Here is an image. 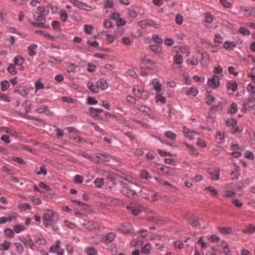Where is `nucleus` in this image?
Masks as SVG:
<instances>
[{"label": "nucleus", "mask_w": 255, "mask_h": 255, "mask_svg": "<svg viewBox=\"0 0 255 255\" xmlns=\"http://www.w3.org/2000/svg\"><path fill=\"white\" fill-rule=\"evenodd\" d=\"M60 245L61 242L57 241L56 245L52 246L49 252L56 253L57 255H63V250L60 247Z\"/></svg>", "instance_id": "obj_4"}, {"label": "nucleus", "mask_w": 255, "mask_h": 255, "mask_svg": "<svg viewBox=\"0 0 255 255\" xmlns=\"http://www.w3.org/2000/svg\"><path fill=\"white\" fill-rule=\"evenodd\" d=\"M121 185L122 186L121 192L124 195L129 198H133L136 194V193L131 188L129 184L121 182Z\"/></svg>", "instance_id": "obj_1"}, {"label": "nucleus", "mask_w": 255, "mask_h": 255, "mask_svg": "<svg viewBox=\"0 0 255 255\" xmlns=\"http://www.w3.org/2000/svg\"><path fill=\"white\" fill-rule=\"evenodd\" d=\"M143 90L142 88L138 86H134L132 89L133 93L137 97L142 93Z\"/></svg>", "instance_id": "obj_38"}, {"label": "nucleus", "mask_w": 255, "mask_h": 255, "mask_svg": "<svg viewBox=\"0 0 255 255\" xmlns=\"http://www.w3.org/2000/svg\"><path fill=\"white\" fill-rule=\"evenodd\" d=\"M228 88L230 90H231L232 91H236L238 88V85L235 82L229 83L228 85Z\"/></svg>", "instance_id": "obj_53"}, {"label": "nucleus", "mask_w": 255, "mask_h": 255, "mask_svg": "<svg viewBox=\"0 0 255 255\" xmlns=\"http://www.w3.org/2000/svg\"><path fill=\"white\" fill-rule=\"evenodd\" d=\"M13 230L16 233H19L21 231L25 230V227L21 225H16L14 226Z\"/></svg>", "instance_id": "obj_50"}, {"label": "nucleus", "mask_w": 255, "mask_h": 255, "mask_svg": "<svg viewBox=\"0 0 255 255\" xmlns=\"http://www.w3.org/2000/svg\"><path fill=\"white\" fill-rule=\"evenodd\" d=\"M38 32L39 33H40L41 34L43 35L47 38V39L50 40L54 41L55 40L56 38L58 37V36H56L51 35L45 31H39Z\"/></svg>", "instance_id": "obj_32"}, {"label": "nucleus", "mask_w": 255, "mask_h": 255, "mask_svg": "<svg viewBox=\"0 0 255 255\" xmlns=\"http://www.w3.org/2000/svg\"><path fill=\"white\" fill-rule=\"evenodd\" d=\"M80 155L84 156V157L89 159L91 161H93L94 163H98L99 162V160L97 159L96 157L95 156L90 155V154L85 153L84 152H81L80 153Z\"/></svg>", "instance_id": "obj_26"}, {"label": "nucleus", "mask_w": 255, "mask_h": 255, "mask_svg": "<svg viewBox=\"0 0 255 255\" xmlns=\"http://www.w3.org/2000/svg\"><path fill=\"white\" fill-rule=\"evenodd\" d=\"M152 84L154 89L156 91V93H160L164 91L161 88V85L160 84L159 81L157 79H154L153 81Z\"/></svg>", "instance_id": "obj_16"}, {"label": "nucleus", "mask_w": 255, "mask_h": 255, "mask_svg": "<svg viewBox=\"0 0 255 255\" xmlns=\"http://www.w3.org/2000/svg\"><path fill=\"white\" fill-rule=\"evenodd\" d=\"M148 96H149L148 93L146 91L143 90L142 93H141V94L139 95V96L138 97L142 100H146L148 99Z\"/></svg>", "instance_id": "obj_59"}, {"label": "nucleus", "mask_w": 255, "mask_h": 255, "mask_svg": "<svg viewBox=\"0 0 255 255\" xmlns=\"http://www.w3.org/2000/svg\"><path fill=\"white\" fill-rule=\"evenodd\" d=\"M116 237V234L115 233H109L103 238V240L104 243L106 244H109L113 242Z\"/></svg>", "instance_id": "obj_10"}, {"label": "nucleus", "mask_w": 255, "mask_h": 255, "mask_svg": "<svg viewBox=\"0 0 255 255\" xmlns=\"http://www.w3.org/2000/svg\"><path fill=\"white\" fill-rule=\"evenodd\" d=\"M232 203L237 208H241L243 206V203L238 199L233 198Z\"/></svg>", "instance_id": "obj_57"}, {"label": "nucleus", "mask_w": 255, "mask_h": 255, "mask_svg": "<svg viewBox=\"0 0 255 255\" xmlns=\"http://www.w3.org/2000/svg\"><path fill=\"white\" fill-rule=\"evenodd\" d=\"M10 245V242L5 240L0 244V247L4 251H7L9 249Z\"/></svg>", "instance_id": "obj_44"}, {"label": "nucleus", "mask_w": 255, "mask_h": 255, "mask_svg": "<svg viewBox=\"0 0 255 255\" xmlns=\"http://www.w3.org/2000/svg\"><path fill=\"white\" fill-rule=\"evenodd\" d=\"M180 50L182 53L185 54L186 56H188L190 54L189 47L186 46H181Z\"/></svg>", "instance_id": "obj_47"}, {"label": "nucleus", "mask_w": 255, "mask_h": 255, "mask_svg": "<svg viewBox=\"0 0 255 255\" xmlns=\"http://www.w3.org/2000/svg\"><path fill=\"white\" fill-rule=\"evenodd\" d=\"M150 49L156 54L159 55L161 52V47L158 45H152L150 46Z\"/></svg>", "instance_id": "obj_27"}, {"label": "nucleus", "mask_w": 255, "mask_h": 255, "mask_svg": "<svg viewBox=\"0 0 255 255\" xmlns=\"http://www.w3.org/2000/svg\"><path fill=\"white\" fill-rule=\"evenodd\" d=\"M8 71L11 74H15L17 73V70L15 65L13 64H10L7 68Z\"/></svg>", "instance_id": "obj_51"}, {"label": "nucleus", "mask_w": 255, "mask_h": 255, "mask_svg": "<svg viewBox=\"0 0 255 255\" xmlns=\"http://www.w3.org/2000/svg\"><path fill=\"white\" fill-rule=\"evenodd\" d=\"M152 39L155 43H157L158 44H161L163 41L161 38L159 37L156 34L152 35Z\"/></svg>", "instance_id": "obj_56"}, {"label": "nucleus", "mask_w": 255, "mask_h": 255, "mask_svg": "<svg viewBox=\"0 0 255 255\" xmlns=\"http://www.w3.org/2000/svg\"><path fill=\"white\" fill-rule=\"evenodd\" d=\"M196 144L198 146H201V147H204V148H205L207 146V144H206L205 141L201 138H198L197 139Z\"/></svg>", "instance_id": "obj_55"}, {"label": "nucleus", "mask_w": 255, "mask_h": 255, "mask_svg": "<svg viewBox=\"0 0 255 255\" xmlns=\"http://www.w3.org/2000/svg\"><path fill=\"white\" fill-rule=\"evenodd\" d=\"M239 31L240 33L244 35H249L250 34V31L244 27H240Z\"/></svg>", "instance_id": "obj_58"}, {"label": "nucleus", "mask_w": 255, "mask_h": 255, "mask_svg": "<svg viewBox=\"0 0 255 255\" xmlns=\"http://www.w3.org/2000/svg\"><path fill=\"white\" fill-rule=\"evenodd\" d=\"M93 29L94 27L90 25H85L84 27V32L88 34H91Z\"/></svg>", "instance_id": "obj_46"}, {"label": "nucleus", "mask_w": 255, "mask_h": 255, "mask_svg": "<svg viewBox=\"0 0 255 255\" xmlns=\"http://www.w3.org/2000/svg\"><path fill=\"white\" fill-rule=\"evenodd\" d=\"M135 107L140 111L145 113L148 115L151 113L150 109L145 106L137 105Z\"/></svg>", "instance_id": "obj_17"}, {"label": "nucleus", "mask_w": 255, "mask_h": 255, "mask_svg": "<svg viewBox=\"0 0 255 255\" xmlns=\"http://www.w3.org/2000/svg\"><path fill=\"white\" fill-rule=\"evenodd\" d=\"M33 18L35 20L38 21H45L46 17L40 13L39 12L34 11L33 12Z\"/></svg>", "instance_id": "obj_15"}, {"label": "nucleus", "mask_w": 255, "mask_h": 255, "mask_svg": "<svg viewBox=\"0 0 255 255\" xmlns=\"http://www.w3.org/2000/svg\"><path fill=\"white\" fill-rule=\"evenodd\" d=\"M205 190L206 191H208L209 192H210L211 195L213 196H216L218 193V191L216 189H215V188L214 187H213L212 186L206 187L205 188Z\"/></svg>", "instance_id": "obj_34"}, {"label": "nucleus", "mask_w": 255, "mask_h": 255, "mask_svg": "<svg viewBox=\"0 0 255 255\" xmlns=\"http://www.w3.org/2000/svg\"><path fill=\"white\" fill-rule=\"evenodd\" d=\"M128 209L135 216L138 215L143 210L142 207L138 205L128 206Z\"/></svg>", "instance_id": "obj_8"}, {"label": "nucleus", "mask_w": 255, "mask_h": 255, "mask_svg": "<svg viewBox=\"0 0 255 255\" xmlns=\"http://www.w3.org/2000/svg\"><path fill=\"white\" fill-rule=\"evenodd\" d=\"M183 132L185 136L190 140L194 138L195 135H200V133L194 130H192L186 127L183 128Z\"/></svg>", "instance_id": "obj_3"}, {"label": "nucleus", "mask_w": 255, "mask_h": 255, "mask_svg": "<svg viewBox=\"0 0 255 255\" xmlns=\"http://www.w3.org/2000/svg\"><path fill=\"white\" fill-rule=\"evenodd\" d=\"M14 92L16 94H18L22 97L26 96L28 93V89L26 88L22 87L21 86H18L15 88L14 89Z\"/></svg>", "instance_id": "obj_7"}, {"label": "nucleus", "mask_w": 255, "mask_h": 255, "mask_svg": "<svg viewBox=\"0 0 255 255\" xmlns=\"http://www.w3.org/2000/svg\"><path fill=\"white\" fill-rule=\"evenodd\" d=\"M173 62L175 64H182L183 62L182 56L181 55L177 54L174 57Z\"/></svg>", "instance_id": "obj_31"}, {"label": "nucleus", "mask_w": 255, "mask_h": 255, "mask_svg": "<svg viewBox=\"0 0 255 255\" xmlns=\"http://www.w3.org/2000/svg\"><path fill=\"white\" fill-rule=\"evenodd\" d=\"M220 247L223 250V253L224 254L230 253V250L229 249L228 244L225 241H222L220 244Z\"/></svg>", "instance_id": "obj_33"}, {"label": "nucleus", "mask_w": 255, "mask_h": 255, "mask_svg": "<svg viewBox=\"0 0 255 255\" xmlns=\"http://www.w3.org/2000/svg\"><path fill=\"white\" fill-rule=\"evenodd\" d=\"M86 252L88 255H97L98 251L94 247L87 248Z\"/></svg>", "instance_id": "obj_37"}, {"label": "nucleus", "mask_w": 255, "mask_h": 255, "mask_svg": "<svg viewBox=\"0 0 255 255\" xmlns=\"http://www.w3.org/2000/svg\"><path fill=\"white\" fill-rule=\"evenodd\" d=\"M72 2L75 6L82 9L90 11L92 9L91 6L78 0H73Z\"/></svg>", "instance_id": "obj_6"}, {"label": "nucleus", "mask_w": 255, "mask_h": 255, "mask_svg": "<svg viewBox=\"0 0 255 255\" xmlns=\"http://www.w3.org/2000/svg\"><path fill=\"white\" fill-rule=\"evenodd\" d=\"M164 135L166 137L172 140H175L177 137L176 134L170 130L165 132Z\"/></svg>", "instance_id": "obj_30"}, {"label": "nucleus", "mask_w": 255, "mask_h": 255, "mask_svg": "<svg viewBox=\"0 0 255 255\" xmlns=\"http://www.w3.org/2000/svg\"><path fill=\"white\" fill-rule=\"evenodd\" d=\"M198 93V90L195 87H191L185 91V94L187 96H196Z\"/></svg>", "instance_id": "obj_21"}, {"label": "nucleus", "mask_w": 255, "mask_h": 255, "mask_svg": "<svg viewBox=\"0 0 255 255\" xmlns=\"http://www.w3.org/2000/svg\"><path fill=\"white\" fill-rule=\"evenodd\" d=\"M59 15H60V17L61 19L63 21L66 22L67 21L68 15H67L66 11L65 10H64V9L61 10L59 12Z\"/></svg>", "instance_id": "obj_35"}, {"label": "nucleus", "mask_w": 255, "mask_h": 255, "mask_svg": "<svg viewBox=\"0 0 255 255\" xmlns=\"http://www.w3.org/2000/svg\"><path fill=\"white\" fill-rule=\"evenodd\" d=\"M97 84L98 89H99L101 88L103 90H106L108 87V85L106 81L104 79H100L97 81Z\"/></svg>", "instance_id": "obj_12"}, {"label": "nucleus", "mask_w": 255, "mask_h": 255, "mask_svg": "<svg viewBox=\"0 0 255 255\" xmlns=\"http://www.w3.org/2000/svg\"><path fill=\"white\" fill-rule=\"evenodd\" d=\"M37 48V45L36 44H33L30 45L28 47V52L29 53V55L31 56H33L36 55V52L35 51V49Z\"/></svg>", "instance_id": "obj_22"}, {"label": "nucleus", "mask_w": 255, "mask_h": 255, "mask_svg": "<svg viewBox=\"0 0 255 255\" xmlns=\"http://www.w3.org/2000/svg\"><path fill=\"white\" fill-rule=\"evenodd\" d=\"M16 247V252L20 255H21L23 252V248L22 244L19 242H16L14 243Z\"/></svg>", "instance_id": "obj_42"}, {"label": "nucleus", "mask_w": 255, "mask_h": 255, "mask_svg": "<svg viewBox=\"0 0 255 255\" xmlns=\"http://www.w3.org/2000/svg\"><path fill=\"white\" fill-rule=\"evenodd\" d=\"M237 105L235 103H233L230 107L229 112L231 114H236L238 112Z\"/></svg>", "instance_id": "obj_61"}, {"label": "nucleus", "mask_w": 255, "mask_h": 255, "mask_svg": "<svg viewBox=\"0 0 255 255\" xmlns=\"http://www.w3.org/2000/svg\"><path fill=\"white\" fill-rule=\"evenodd\" d=\"M95 157H96L98 160V159H100L103 161H105V162L109 161L110 160V157L108 156H107L105 154H99Z\"/></svg>", "instance_id": "obj_43"}, {"label": "nucleus", "mask_w": 255, "mask_h": 255, "mask_svg": "<svg viewBox=\"0 0 255 255\" xmlns=\"http://www.w3.org/2000/svg\"><path fill=\"white\" fill-rule=\"evenodd\" d=\"M34 86L36 90L44 88V85L41 81L40 79H37V80H36L34 83Z\"/></svg>", "instance_id": "obj_36"}, {"label": "nucleus", "mask_w": 255, "mask_h": 255, "mask_svg": "<svg viewBox=\"0 0 255 255\" xmlns=\"http://www.w3.org/2000/svg\"><path fill=\"white\" fill-rule=\"evenodd\" d=\"M203 237H201L198 240L197 244L200 246L201 248L206 249L207 248V244L203 241Z\"/></svg>", "instance_id": "obj_63"}, {"label": "nucleus", "mask_w": 255, "mask_h": 255, "mask_svg": "<svg viewBox=\"0 0 255 255\" xmlns=\"http://www.w3.org/2000/svg\"><path fill=\"white\" fill-rule=\"evenodd\" d=\"M164 91H162L160 93H156V96L155 97V101L157 103L161 102L162 104H164L166 102V98L162 96V94L164 93Z\"/></svg>", "instance_id": "obj_23"}, {"label": "nucleus", "mask_w": 255, "mask_h": 255, "mask_svg": "<svg viewBox=\"0 0 255 255\" xmlns=\"http://www.w3.org/2000/svg\"><path fill=\"white\" fill-rule=\"evenodd\" d=\"M87 87L91 91L95 93H98L99 92L97 84L95 85L92 82H88L87 83Z\"/></svg>", "instance_id": "obj_19"}, {"label": "nucleus", "mask_w": 255, "mask_h": 255, "mask_svg": "<svg viewBox=\"0 0 255 255\" xmlns=\"http://www.w3.org/2000/svg\"><path fill=\"white\" fill-rule=\"evenodd\" d=\"M245 156L249 159L253 160L254 159V153L250 151L247 150L244 153Z\"/></svg>", "instance_id": "obj_64"}, {"label": "nucleus", "mask_w": 255, "mask_h": 255, "mask_svg": "<svg viewBox=\"0 0 255 255\" xmlns=\"http://www.w3.org/2000/svg\"><path fill=\"white\" fill-rule=\"evenodd\" d=\"M242 232L247 234H253L255 232V227L252 224H250L249 226H246L242 230Z\"/></svg>", "instance_id": "obj_14"}, {"label": "nucleus", "mask_w": 255, "mask_h": 255, "mask_svg": "<svg viewBox=\"0 0 255 255\" xmlns=\"http://www.w3.org/2000/svg\"><path fill=\"white\" fill-rule=\"evenodd\" d=\"M1 90L2 91H5L9 87L10 84L9 82L6 81H2L1 83Z\"/></svg>", "instance_id": "obj_54"}, {"label": "nucleus", "mask_w": 255, "mask_h": 255, "mask_svg": "<svg viewBox=\"0 0 255 255\" xmlns=\"http://www.w3.org/2000/svg\"><path fill=\"white\" fill-rule=\"evenodd\" d=\"M24 59L19 55L16 56L14 57L13 62L15 65L21 66L24 63Z\"/></svg>", "instance_id": "obj_28"}, {"label": "nucleus", "mask_w": 255, "mask_h": 255, "mask_svg": "<svg viewBox=\"0 0 255 255\" xmlns=\"http://www.w3.org/2000/svg\"><path fill=\"white\" fill-rule=\"evenodd\" d=\"M206 103L209 105L212 104L215 101V98L211 95H208L206 98Z\"/></svg>", "instance_id": "obj_62"}, {"label": "nucleus", "mask_w": 255, "mask_h": 255, "mask_svg": "<svg viewBox=\"0 0 255 255\" xmlns=\"http://www.w3.org/2000/svg\"><path fill=\"white\" fill-rule=\"evenodd\" d=\"M223 46L227 50L233 49L236 47V44L233 41H226L224 43Z\"/></svg>", "instance_id": "obj_20"}, {"label": "nucleus", "mask_w": 255, "mask_h": 255, "mask_svg": "<svg viewBox=\"0 0 255 255\" xmlns=\"http://www.w3.org/2000/svg\"><path fill=\"white\" fill-rule=\"evenodd\" d=\"M96 186L98 188L102 187L104 184V181L103 178H97L94 181Z\"/></svg>", "instance_id": "obj_48"}, {"label": "nucleus", "mask_w": 255, "mask_h": 255, "mask_svg": "<svg viewBox=\"0 0 255 255\" xmlns=\"http://www.w3.org/2000/svg\"><path fill=\"white\" fill-rule=\"evenodd\" d=\"M220 169L218 168H215L211 169L209 170V174H210L211 178L213 180H218L220 179Z\"/></svg>", "instance_id": "obj_9"}, {"label": "nucleus", "mask_w": 255, "mask_h": 255, "mask_svg": "<svg viewBox=\"0 0 255 255\" xmlns=\"http://www.w3.org/2000/svg\"><path fill=\"white\" fill-rule=\"evenodd\" d=\"M151 246L149 243H146L141 249V252L145 255H149L151 252Z\"/></svg>", "instance_id": "obj_24"}, {"label": "nucleus", "mask_w": 255, "mask_h": 255, "mask_svg": "<svg viewBox=\"0 0 255 255\" xmlns=\"http://www.w3.org/2000/svg\"><path fill=\"white\" fill-rule=\"evenodd\" d=\"M220 78L219 76L214 75L212 78L208 81V85L212 88H216L220 86Z\"/></svg>", "instance_id": "obj_5"}, {"label": "nucleus", "mask_w": 255, "mask_h": 255, "mask_svg": "<svg viewBox=\"0 0 255 255\" xmlns=\"http://www.w3.org/2000/svg\"><path fill=\"white\" fill-rule=\"evenodd\" d=\"M18 208L21 211H26V210L31 209V206L27 203H21L18 206Z\"/></svg>", "instance_id": "obj_39"}, {"label": "nucleus", "mask_w": 255, "mask_h": 255, "mask_svg": "<svg viewBox=\"0 0 255 255\" xmlns=\"http://www.w3.org/2000/svg\"><path fill=\"white\" fill-rule=\"evenodd\" d=\"M200 221H202V220L194 218H190L188 220V222L193 227H200L201 226Z\"/></svg>", "instance_id": "obj_13"}, {"label": "nucleus", "mask_w": 255, "mask_h": 255, "mask_svg": "<svg viewBox=\"0 0 255 255\" xmlns=\"http://www.w3.org/2000/svg\"><path fill=\"white\" fill-rule=\"evenodd\" d=\"M36 173L38 175H43L45 176L47 174V169L45 166H41L40 167V169L38 171H35Z\"/></svg>", "instance_id": "obj_41"}, {"label": "nucleus", "mask_w": 255, "mask_h": 255, "mask_svg": "<svg viewBox=\"0 0 255 255\" xmlns=\"http://www.w3.org/2000/svg\"><path fill=\"white\" fill-rule=\"evenodd\" d=\"M20 241L23 243L26 248H29L33 250V246L34 245V242L30 238H23L20 239Z\"/></svg>", "instance_id": "obj_11"}, {"label": "nucleus", "mask_w": 255, "mask_h": 255, "mask_svg": "<svg viewBox=\"0 0 255 255\" xmlns=\"http://www.w3.org/2000/svg\"><path fill=\"white\" fill-rule=\"evenodd\" d=\"M4 232L5 236H7V237L11 238L13 236L14 231L13 230H12L11 229H9V228L6 229L4 230Z\"/></svg>", "instance_id": "obj_60"}, {"label": "nucleus", "mask_w": 255, "mask_h": 255, "mask_svg": "<svg viewBox=\"0 0 255 255\" xmlns=\"http://www.w3.org/2000/svg\"><path fill=\"white\" fill-rule=\"evenodd\" d=\"M240 10L242 11L245 12H246L245 14L248 15H250L252 13V10L251 9V8H250V7L242 6L240 7Z\"/></svg>", "instance_id": "obj_45"}, {"label": "nucleus", "mask_w": 255, "mask_h": 255, "mask_svg": "<svg viewBox=\"0 0 255 255\" xmlns=\"http://www.w3.org/2000/svg\"><path fill=\"white\" fill-rule=\"evenodd\" d=\"M37 12H39L40 13L44 15L45 17L49 13V9H46V7L44 5H39L37 7Z\"/></svg>", "instance_id": "obj_25"}, {"label": "nucleus", "mask_w": 255, "mask_h": 255, "mask_svg": "<svg viewBox=\"0 0 255 255\" xmlns=\"http://www.w3.org/2000/svg\"><path fill=\"white\" fill-rule=\"evenodd\" d=\"M48 62L53 64H59L62 63V61L60 59H58L54 57H50L48 60Z\"/></svg>", "instance_id": "obj_52"}, {"label": "nucleus", "mask_w": 255, "mask_h": 255, "mask_svg": "<svg viewBox=\"0 0 255 255\" xmlns=\"http://www.w3.org/2000/svg\"><path fill=\"white\" fill-rule=\"evenodd\" d=\"M237 122L236 120L234 119H228L226 121V124L227 126L231 127H234L236 126Z\"/></svg>", "instance_id": "obj_49"}, {"label": "nucleus", "mask_w": 255, "mask_h": 255, "mask_svg": "<svg viewBox=\"0 0 255 255\" xmlns=\"http://www.w3.org/2000/svg\"><path fill=\"white\" fill-rule=\"evenodd\" d=\"M151 23H152L151 20L145 19L144 20L139 21L138 22L137 24L141 28L144 29V28H146L148 26H149V25H151Z\"/></svg>", "instance_id": "obj_18"}, {"label": "nucleus", "mask_w": 255, "mask_h": 255, "mask_svg": "<svg viewBox=\"0 0 255 255\" xmlns=\"http://www.w3.org/2000/svg\"><path fill=\"white\" fill-rule=\"evenodd\" d=\"M140 174L141 177L143 179L148 180L151 178V177L149 175V173L145 170H141L140 171Z\"/></svg>", "instance_id": "obj_40"}, {"label": "nucleus", "mask_w": 255, "mask_h": 255, "mask_svg": "<svg viewBox=\"0 0 255 255\" xmlns=\"http://www.w3.org/2000/svg\"><path fill=\"white\" fill-rule=\"evenodd\" d=\"M55 213L50 209L46 210L43 219L44 224L46 226H48L50 222L53 221Z\"/></svg>", "instance_id": "obj_2"}, {"label": "nucleus", "mask_w": 255, "mask_h": 255, "mask_svg": "<svg viewBox=\"0 0 255 255\" xmlns=\"http://www.w3.org/2000/svg\"><path fill=\"white\" fill-rule=\"evenodd\" d=\"M219 231L224 235H228L232 233V229L231 228L227 227H218Z\"/></svg>", "instance_id": "obj_29"}]
</instances>
